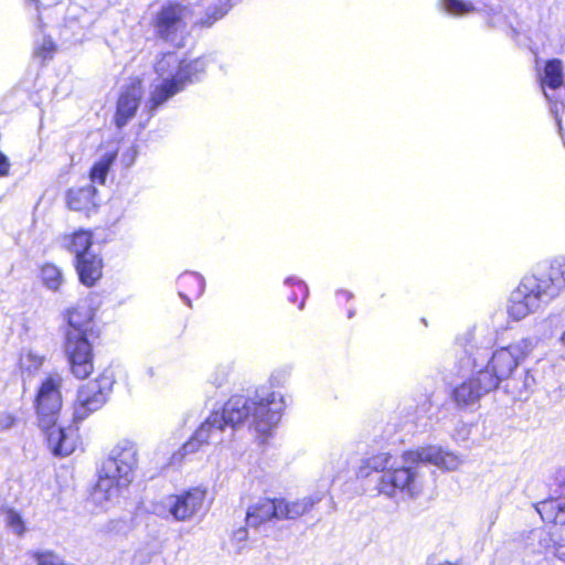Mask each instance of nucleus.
I'll use <instances>...</instances> for the list:
<instances>
[{"label":"nucleus","mask_w":565,"mask_h":565,"mask_svg":"<svg viewBox=\"0 0 565 565\" xmlns=\"http://www.w3.org/2000/svg\"><path fill=\"white\" fill-rule=\"evenodd\" d=\"M562 342L565 344V332L562 335Z\"/></svg>","instance_id":"37"},{"label":"nucleus","mask_w":565,"mask_h":565,"mask_svg":"<svg viewBox=\"0 0 565 565\" xmlns=\"http://www.w3.org/2000/svg\"><path fill=\"white\" fill-rule=\"evenodd\" d=\"M136 157V150L130 148L126 153L122 154V159L125 160L127 166H130Z\"/></svg>","instance_id":"32"},{"label":"nucleus","mask_w":565,"mask_h":565,"mask_svg":"<svg viewBox=\"0 0 565 565\" xmlns=\"http://www.w3.org/2000/svg\"><path fill=\"white\" fill-rule=\"evenodd\" d=\"M102 269L103 260L94 253L76 258V270L79 280L87 287L95 285L102 277Z\"/></svg>","instance_id":"16"},{"label":"nucleus","mask_w":565,"mask_h":565,"mask_svg":"<svg viewBox=\"0 0 565 565\" xmlns=\"http://www.w3.org/2000/svg\"><path fill=\"white\" fill-rule=\"evenodd\" d=\"M94 311L88 305H78L67 313L64 350L71 372L77 379H86L94 370L92 345Z\"/></svg>","instance_id":"7"},{"label":"nucleus","mask_w":565,"mask_h":565,"mask_svg":"<svg viewBox=\"0 0 565 565\" xmlns=\"http://www.w3.org/2000/svg\"><path fill=\"white\" fill-rule=\"evenodd\" d=\"M178 284L181 288L193 287L191 292L196 297L201 296L204 291L205 281L204 278L196 273H185L181 275L178 279Z\"/></svg>","instance_id":"24"},{"label":"nucleus","mask_w":565,"mask_h":565,"mask_svg":"<svg viewBox=\"0 0 565 565\" xmlns=\"http://www.w3.org/2000/svg\"><path fill=\"white\" fill-rule=\"evenodd\" d=\"M232 370L231 364L217 365L210 375V382L216 387H223L228 383Z\"/></svg>","instance_id":"26"},{"label":"nucleus","mask_w":565,"mask_h":565,"mask_svg":"<svg viewBox=\"0 0 565 565\" xmlns=\"http://www.w3.org/2000/svg\"><path fill=\"white\" fill-rule=\"evenodd\" d=\"M93 234L89 231L79 230L63 238V246L75 255V258L90 254Z\"/></svg>","instance_id":"19"},{"label":"nucleus","mask_w":565,"mask_h":565,"mask_svg":"<svg viewBox=\"0 0 565 565\" xmlns=\"http://www.w3.org/2000/svg\"><path fill=\"white\" fill-rule=\"evenodd\" d=\"M471 369L472 375L452 392L454 399L458 405L475 404L483 395L494 390V380L486 377L480 369Z\"/></svg>","instance_id":"13"},{"label":"nucleus","mask_w":565,"mask_h":565,"mask_svg":"<svg viewBox=\"0 0 565 565\" xmlns=\"http://www.w3.org/2000/svg\"><path fill=\"white\" fill-rule=\"evenodd\" d=\"M62 377L53 374L46 377L36 395L39 425L45 431L50 449L55 456L66 457L75 450L77 435L71 428L56 426L62 407Z\"/></svg>","instance_id":"6"},{"label":"nucleus","mask_w":565,"mask_h":565,"mask_svg":"<svg viewBox=\"0 0 565 565\" xmlns=\"http://www.w3.org/2000/svg\"><path fill=\"white\" fill-rule=\"evenodd\" d=\"M534 383V379L532 375H530L529 372H526L525 374V380H524V386L525 388H530Z\"/></svg>","instance_id":"35"},{"label":"nucleus","mask_w":565,"mask_h":565,"mask_svg":"<svg viewBox=\"0 0 565 565\" xmlns=\"http://www.w3.org/2000/svg\"><path fill=\"white\" fill-rule=\"evenodd\" d=\"M563 66L561 62L558 60L548 61L541 76V86L546 99L552 100L554 97L547 89L555 90L563 85Z\"/></svg>","instance_id":"20"},{"label":"nucleus","mask_w":565,"mask_h":565,"mask_svg":"<svg viewBox=\"0 0 565 565\" xmlns=\"http://www.w3.org/2000/svg\"><path fill=\"white\" fill-rule=\"evenodd\" d=\"M233 537L238 542H243L247 537V531L245 529H238L237 531H235Z\"/></svg>","instance_id":"33"},{"label":"nucleus","mask_w":565,"mask_h":565,"mask_svg":"<svg viewBox=\"0 0 565 565\" xmlns=\"http://www.w3.org/2000/svg\"><path fill=\"white\" fill-rule=\"evenodd\" d=\"M318 502L312 497L288 501L277 499L278 520H295L308 513Z\"/></svg>","instance_id":"18"},{"label":"nucleus","mask_w":565,"mask_h":565,"mask_svg":"<svg viewBox=\"0 0 565 565\" xmlns=\"http://www.w3.org/2000/svg\"><path fill=\"white\" fill-rule=\"evenodd\" d=\"M565 289V258L554 259L544 271L525 276L512 291L508 315L520 321Z\"/></svg>","instance_id":"3"},{"label":"nucleus","mask_w":565,"mask_h":565,"mask_svg":"<svg viewBox=\"0 0 565 565\" xmlns=\"http://www.w3.org/2000/svg\"><path fill=\"white\" fill-rule=\"evenodd\" d=\"M371 471L380 472L376 490L380 494L394 498L398 493L415 497L422 491V481L413 467H394L393 457L387 452H380L364 460L360 467V477L366 478Z\"/></svg>","instance_id":"8"},{"label":"nucleus","mask_w":565,"mask_h":565,"mask_svg":"<svg viewBox=\"0 0 565 565\" xmlns=\"http://www.w3.org/2000/svg\"><path fill=\"white\" fill-rule=\"evenodd\" d=\"M67 204L74 211L89 212L98 204L97 190L93 184L73 188L67 194Z\"/></svg>","instance_id":"15"},{"label":"nucleus","mask_w":565,"mask_h":565,"mask_svg":"<svg viewBox=\"0 0 565 565\" xmlns=\"http://www.w3.org/2000/svg\"><path fill=\"white\" fill-rule=\"evenodd\" d=\"M405 463H431L447 471H455L465 462V458L439 446H426L411 450L403 456Z\"/></svg>","instance_id":"12"},{"label":"nucleus","mask_w":565,"mask_h":565,"mask_svg":"<svg viewBox=\"0 0 565 565\" xmlns=\"http://www.w3.org/2000/svg\"><path fill=\"white\" fill-rule=\"evenodd\" d=\"M429 565H460V564L450 563V562H441L434 557V558L429 559Z\"/></svg>","instance_id":"34"},{"label":"nucleus","mask_w":565,"mask_h":565,"mask_svg":"<svg viewBox=\"0 0 565 565\" xmlns=\"http://www.w3.org/2000/svg\"><path fill=\"white\" fill-rule=\"evenodd\" d=\"M42 363L43 358L33 352L23 353L20 358L21 370L28 372L29 374H32L33 372L38 371L41 367Z\"/></svg>","instance_id":"27"},{"label":"nucleus","mask_w":565,"mask_h":565,"mask_svg":"<svg viewBox=\"0 0 565 565\" xmlns=\"http://www.w3.org/2000/svg\"><path fill=\"white\" fill-rule=\"evenodd\" d=\"M555 318L548 317L537 321L534 326V335H529L494 352L486 347L469 343L465 347L468 363L473 369H480L486 377L494 380V388L501 381L508 379L537 347L540 341L548 339L554 333Z\"/></svg>","instance_id":"2"},{"label":"nucleus","mask_w":565,"mask_h":565,"mask_svg":"<svg viewBox=\"0 0 565 565\" xmlns=\"http://www.w3.org/2000/svg\"><path fill=\"white\" fill-rule=\"evenodd\" d=\"M4 522L9 530L18 536H22L26 531L22 516L12 509L6 511Z\"/></svg>","instance_id":"25"},{"label":"nucleus","mask_w":565,"mask_h":565,"mask_svg":"<svg viewBox=\"0 0 565 565\" xmlns=\"http://www.w3.org/2000/svg\"><path fill=\"white\" fill-rule=\"evenodd\" d=\"M273 518L278 519L277 500L264 498L248 508L246 523L248 526L257 527Z\"/></svg>","instance_id":"17"},{"label":"nucleus","mask_w":565,"mask_h":565,"mask_svg":"<svg viewBox=\"0 0 565 565\" xmlns=\"http://www.w3.org/2000/svg\"><path fill=\"white\" fill-rule=\"evenodd\" d=\"M179 295H180V297H182L186 301L188 305H190V299H189V297L186 295H184L183 291H179Z\"/></svg>","instance_id":"36"},{"label":"nucleus","mask_w":565,"mask_h":565,"mask_svg":"<svg viewBox=\"0 0 565 565\" xmlns=\"http://www.w3.org/2000/svg\"><path fill=\"white\" fill-rule=\"evenodd\" d=\"M205 499L206 490L196 487L181 494L164 498L154 511L161 518H172L178 522H186L203 509Z\"/></svg>","instance_id":"10"},{"label":"nucleus","mask_w":565,"mask_h":565,"mask_svg":"<svg viewBox=\"0 0 565 565\" xmlns=\"http://www.w3.org/2000/svg\"><path fill=\"white\" fill-rule=\"evenodd\" d=\"M142 97V87L139 79H135L120 94L117 102V110L115 115V124L118 128H122L135 116L139 108Z\"/></svg>","instance_id":"14"},{"label":"nucleus","mask_w":565,"mask_h":565,"mask_svg":"<svg viewBox=\"0 0 565 565\" xmlns=\"http://www.w3.org/2000/svg\"><path fill=\"white\" fill-rule=\"evenodd\" d=\"M536 510L546 522L565 523V498L542 501L537 504Z\"/></svg>","instance_id":"21"},{"label":"nucleus","mask_w":565,"mask_h":565,"mask_svg":"<svg viewBox=\"0 0 565 565\" xmlns=\"http://www.w3.org/2000/svg\"><path fill=\"white\" fill-rule=\"evenodd\" d=\"M227 12L226 4L215 3L207 8L205 17L192 21L193 12L190 6L177 0L163 2L154 12L150 24L157 35H178L188 32L189 24L211 26Z\"/></svg>","instance_id":"9"},{"label":"nucleus","mask_w":565,"mask_h":565,"mask_svg":"<svg viewBox=\"0 0 565 565\" xmlns=\"http://www.w3.org/2000/svg\"><path fill=\"white\" fill-rule=\"evenodd\" d=\"M41 276L44 285L51 290H57L63 282L61 269L52 264L42 267Z\"/></svg>","instance_id":"23"},{"label":"nucleus","mask_w":565,"mask_h":565,"mask_svg":"<svg viewBox=\"0 0 565 565\" xmlns=\"http://www.w3.org/2000/svg\"><path fill=\"white\" fill-rule=\"evenodd\" d=\"M18 422V418L14 414L10 412H1L0 413V431H8L12 429Z\"/></svg>","instance_id":"30"},{"label":"nucleus","mask_w":565,"mask_h":565,"mask_svg":"<svg viewBox=\"0 0 565 565\" xmlns=\"http://www.w3.org/2000/svg\"><path fill=\"white\" fill-rule=\"evenodd\" d=\"M10 163L8 158L0 152V178L6 177L9 173Z\"/></svg>","instance_id":"31"},{"label":"nucleus","mask_w":565,"mask_h":565,"mask_svg":"<svg viewBox=\"0 0 565 565\" xmlns=\"http://www.w3.org/2000/svg\"><path fill=\"white\" fill-rule=\"evenodd\" d=\"M138 465V449L130 440H121L103 461L93 491V501L107 509L115 503L134 480Z\"/></svg>","instance_id":"4"},{"label":"nucleus","mask_w":565,"mask_h":565,"mask_svg":"<svg viewBox=\"0 0 565 565\" xmlns=\"http://www.w3.org/2000/svg\"><path fill=\"white\" fill-rule=\"evenodd\" d=\"M205 66L202 58L185 62L175 52L164 53L154 65L156 78L152 79L146 106L153 111L184 89L186 84L199 81L205 72Z\"/></svg>","instance_id":"5"},{"label":"nucleus","mask_w":565,"mask_h":565,"mask_svg":"<svg viewBox=\"0 0 565 565\" xmlns=\"http://www.w3.org/2000/svg\"><path fill=\"white\" fill-rule=\"evenodd\" d=\"M56 51V45L50 38H42L35 45V55L41 57L43 61L51 58Z\"/></svg>","instance_id":"28"},{"label":"nucleus","mask_w":565,"mask_h":565,"mask_svg":"<svg viewBox=\"0 0 565 565\" xmlns=\"http://www.w3.org/2000/svg\"><path fill=\"white\" fill-rule=\"evenodd\" d=\"M116 157V150L107 151L94 163L89 173L93 183L105 184L109 169Z\"/></svg>","instance_id":"22"},{"label":"nucleus","mask_w":565,"mask_h":565,"mask_svg":"<svg viewBox=\"0 0 565 565\" xmlns=\"http://www.w3.org/2000/svg\"><path fill=\"white\" fill-rule=\"evenodd\" d=\"M286 402L281 393L271 390H258L253 397L232 396L222 413L213 412L195 430L181 449L180 457L198 451L204 445L222 444L232 436L233 428L248 424L260 443H265L279 424ZM179 454L173 455L177 460Z\"/></svg>","instance_id":"1"},{"label":"nucleus","mask_w":565,"mask_h":565,"mask_svg":"<svg viewBox=\"0 0 565 565\" xmlns=\"http://www.w3.org/2000/svg\"><path fill=\"white\" fill-rule=\"evenodd\" d=\"M114 385L111 375L103 373L94 381L83 385L74 403V419L84 420L89 414L99 409L107 401Z\"/></svg>","instance_id":"11"},{"label":"nucleus","mask_w":565,"mask_h":565,"mask_svg":"<svg viewBox=\"0 0 565 565\" xmlns=\"http://www.w3.org/2000/svg\"><path fill=\"white\" fill-rule=\"evenodd\" d=\"M446 8L454 14H465L475 10V6L471 2L462 0H446Z\"/></svg>","instance_id":"29"}]
</instances>
